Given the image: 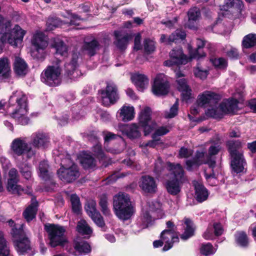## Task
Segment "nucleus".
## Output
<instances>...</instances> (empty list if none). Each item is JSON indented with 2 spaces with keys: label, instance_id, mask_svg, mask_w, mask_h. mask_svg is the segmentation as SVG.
<instances>
[{
  "label": "nucleus",
  "instance_id": "nucleus-1",
  "mask_svg": "<svg viewBox=\"0 0 256 256\" xmlns=\"http://www.w3.org/2000/svg\"><path fill=\"white\" fill-rule=\"evenodd\" d=\"M9 104L12 108L10 114L12 118L22 125L28 124V98L21 90H16L12 92L9 99Z\"/></svg>",
  "mask_w": 256,
  "mask_h": 256
},
{
  "label": "nucleus",
  "instance_id": "nucleus-2",
  "mask_svg": "<svg viewBox=\"0 0 256 256\" xmlns=\"http://www.w3.org/2000/svg\"><path fill=\"white\" fill-rule=\"evenodd\" d=\"M0 29L1 36L0 41L2 43L8 42L14 46H18L22 40L26 31L18 24L12 28V22L8 19L0 15Z\"/></svg>",
  "mask_w": 256,
  "mask_h": 256
},
{
  "label": "nucleus",
  "instance_id": "nucleus-3",
  "mask_svg": "<svg viewBox=\"0 0 256 256\" xmlns=\"http://www.w3.org/2000/svg\"><path fill=\"white\" fill-rule=\"evenodd\" d=\"M54 154L57 156L55 160H60L61 167L58 170L57 174L62 181L71 182L77 179L80 176V172L78 166L71 160L70 156L67 154H58L56 150Z\"/></svg>",
  "mask_w": 256,
  "mask_h": 256
},
{
  "label": "nucleus",
  "instance_id": "nucleus-4",
  "mask_svg": "<svg viewBox=\"0 0 256 256\" xmlns=\"http://www.w3.org/2000/svg\"><path fill=\"white\" fill-rule=\"evenodd\" d=\"M221 149L218 141L212 143L208 150V154L203 152H197L196 154L192 160L186 161V165L188 170H191L194 167L198 166L203 164H208L210 167L214 168L216 164L215 156Z\"/></svg>",
  "mask_w": 256,
  "mask_h": 256
},
{
  "label": "nucleus",
  "instance_id": "nucleus-5",
  "mask_svg": "<svg viewBox=\"0 0 256 256\" xmlns=\"http://www.w3.org/2000/svg\"><path fill=\"white\" fill-rule=\"evenodd\" d=\"M113 208L116 215L124 220L130 219L134 212L128 195L124 192L114 196Z\"/></svg>",
  "mask_w": 256,
  "mask_h": 256
},
{
  "label": "nucleus",
  "instance_id": "nucleus-6",
  "mask_svg": "<svg viewBox=\"0 0 256 256\" xmlns=\"http://www.w3.org/2000/svg\"><path fill=\"white\" fill-rule=\"evenodd\" d=\"M167 166L170 172V177L172 180L167 181L166 188L170 194L176 195L180 192V184L184 180V170L179 164H174L168 162Z\"/></svg>",
  "mask_w": 256,
  "mask_h": 256
},
{
  "label": "nucleus",
  "instance_id": "nucleus-7",
  "mask_svg": "<svg viewBox=\"0 0 256 256\" xmlns=\"http://www.w3.org/2000/svg\"><path fill=\"white\" fill-rule=\"evenodd\" d=\"M164 212L162 209V204L158 202H148L142 208V216L138 220L137 225L141 230L147 228L156 217L160 218L163 217Z\"/></svg>",
  "mask_w": 256,
  "mask_h": 256
},
{
  "label": "nucleus",
  "instance_id": "nucleus-8",
  "mask_svg": "<svg viewBox=\"0 0 256 256\" xmlns=\"http://www.w3.org/2000/svg\"><path fill=\"white\" fill-rule=\"evenodd\" d=\"M48 233V244L54 248L57 246H64L68 240L65 235V228L58 224H48L44 226Z\"/></svg>",
  "mask_w": 256,
  "mask_h": 256
},
{
  "label": "nucleus",
  "instance_id": "nucleus-9",
  "mask_svg": "<svg viewBox=\"0 0 256 256\" xmlns=\"http://www.w3.org/2000/svg\"><path fill=\"white\" fill-rule=\"evenodd\" d=\"M216 108L209 109L206 114L214 118H221L226 114H233L238 110V101L234 98L224 100Z\"/></svg>",
  "mask_w": 256,
  "mask_h": 256
},
{
  "label": "nucleus",
  "instance_id": "nucleus-10",
  "mask_svg": "<svg viewBox=\"0 0 256 256\" xmlns=\"http://www.w3.org/2000/svg\"><path fill=\"white\" fill-rule=\"evenodd\" d=\"M60 62L48 66L41 74L43 82L51 86L60 85L62 82V68Z\"/></svg>",
  "mask_w": 256,
  "mask_h": 256
},
{
  "label": "nucleus",
  "instance_id": "nucleus-11",
  "mask_svg": "<svg viewBox=\"0 0 256 256\" xmlns=\"http://www.w3.org/2000/svg\"><path fill=\"white\" fill-rule=\"evenodd\" d=\"M190 58L187 57L183 54L182 50L180 48L173 49L170 52V59L164 62V64L167 66H172L174 65L185 64L192 59H199L200 57L197 52H193L188 46Z\"/></svg>",
  "mask_w": 256,
  "mask_h": 256
},
{
  "label": "nucleus",
  "instance_id": "nucleus-12",
  "mask_svg": "<svg viewBox=\"0 0 256 256\" xmlns=\"http://www.w3.org/2000/svg\"><path fill=\"white\" fill-rule=\"evenodd\" d=\"M23 224L12 229V234L14 238V244L18 253L20 255L24 254L30 250V242L24 235Z\"/></svg>",
  "mask_w": 256,
  "mask_h": 256
},
{
  "label": "nucleus",
  "instance_id": "nucleus-13",
  "mask_svg": "<svg viewBox=\"0 0 256 256\" xmlns=\"http://www.w3.org/2000/svg\"><path fill=\"white\" fill-rule=\"evenodd\" d=\"M12 152L17 156H20L26 154L28 158L34 155V152L29 146L26 138H18L14 139L10 144Z\"/></svg>",
  "mask_w": 256,
  "mask_h": 256
},
{
  "label": "nucleus",
  "instance_id": "nucleus-14",
  "mask_svg": "<svg viewBox=\"0 0 256 256\" xmlns=\"http://www.w3.org/2000/svg\"><path fill=\"white\" fill-rule=\"evenodd\" d=\"M99 93L102 102L105 106L114 104L118 99L116 86L112 84H108L106 88L100 90Z\"/></svg>",
  "mask_w": 256,
  "mask_h": 256
},
{
  "label": "nucleus",
  "instance_id": "nucleus-15",
  "mask_svg": "<svg viewBox=\"0 0 256 256\" xmlns=\"http://www.w3.org/2000/svg\"><path fill=\"white\" fill-rule=\"evenodd\" d=\"M220 100L219 95L210 91H206L200 95L198 100V104L199 106L208 107L207 111L212 108L216 109L218 107V101Z\"/></svg>",
  "mask_w": 256,
  "mask_h": 256
},
{
  "label": "nucleus",
  "instance_id": "nucleus-16",
  "mask_svg": "<svg viewBox=\"0 0 256 256\" xmlns=\"http://www.w3.org/2000/svg\"><path fill=\"white\" fill-rule=\"evenodd\" d=\"M151 110L148 107H145L138 115V124L143 128L144 136L150 134L155 128L156 124L151 123Z\"/></svg>",
  "mask_w": 256,
  "mask_h": 256
},
{
  "label": "nucleus",
  "instance_id": "nucleus-17",
  "mask_svg": "<svg viewBox=\"0 0 256 256\" xmlns=\"http://www.w3.org/2000/svg\"><path fill=\"white\" fill-rule=\"evenodd\" d=\"M142 126L137 123L120 124L118 129L128 138L132 140H138L142 136Z\"/></svg>",
  "mask_w": 256,
  "mask_h": 256
},
{
  "label": "nucleus",
  "instance_id": "nucleus-18",
  "mask_svg": "<svg viewBox=\"0 0 256 256\" xmlns=\"http://www.w3.org/2000/svg\"><path fill=\"white\" fill-rule=\"evenodd\" d=\"M174 72L176 78L177 88L181 92L182 100L188 102L191 98V89L188 85L186 80L184 78V74L178 70H176Z\"/></svg>",
  "mask_w": 256,
  "mask_h": 256
},
{
  "label": "nucleus",
  "instance_id": "nucleus-19",
  "mask_svg": "<svg viewBox=\"0 0 256 256\" xmlns=\"http://www.w3.org/2000/svg\"><path fill=\"white\" fill-rule=\"evenodd\" d=\"M169 84L166 76L162 74H158L154 80L152 87L154 94L156 96L165 95L168 92Z\"/></svg>",
  "mask_w": 256,
  "mask_h": 256
},
{
  "label": "nucleus",
  "instance_id": "nucleus-20",
  "mask_svg": "<svg viewBox=\"0 0 256 256\" xmlns=\"http://www.w3.org/2000/svg\"><path fill=\"white\" fill-rule=\"evenodd\" d=\"M96 202L91 200L88 201L85 205V210L94 222L99 227H103L105 224L103 218L96 209Z\"/></svg>",
  "mask_w": 256,
  "mask_h": 256
},
{
  "label": "nucleus",
  "instance_id": "nucleus-21",
  "mask_svg": "<svg viewBox=\"0 0 256 256\" xmlns=\"http://www.w3.org/2000/svg\"><path fill=\"white\" fill-rule=\"evenodd\" d=\"M31 43L36 52L43 53L48 46V40L43 32L36 31L32 36Z\"/></svg>",
  "mask_w": 256,
  "mask_h": 256
},
{
  "label": "nucleus",
  "instance_id": "nucleus-22",
  "mask_svg": "<svg viewBox=\"0 0 256 256\" xmlns=\"http://www.w3.org/2000/svg\"><path fill=\"white\" fill-rule=\"evenodd\" d=\"M160 238L162 240L164 246L162 250L165 252L170 249L174 242L179 240L178 234L175 232L171 230H164L161 233Z\"/></svg>",
  "mask_w": 256,
  "mask_h": 256
},
{
  "label": "nucleus",
  "instance_id": "nucleus-23",
  "mask_svg": "<svg viewBox=\"0 0 256 256\" xmlns=\"http://www.w3.org/2000/svg\"><path fill=\"white\" fill-rule=\"evenodd\" d=\"M78 59V54L74 53L72 55L70 62L65 65L66 74L72 79L76 78L81 74V72L77 69Z\"/></svg>",
  "mask_w": 256,
  "mask_h": 256
},
{
  "label": "nucleus",
  "instance_id": "nucleus-24",
  "mask_svg": "<svg viewBox=\"0 0 256 256\" xmlns=\"http://www.w3.org/2000/svg\"><path fill=\"white\" fill-rule=\"evenodd\" d=\"M139 186L146 193H154L157 189V184L154 178L148 176L142 177Z\"/></svg>",
  "mask_w": 256,
  "mask_h": 256
},
{
  "label": "nucleus",
  "instance_id": "nucleus-25",
  "mask_svg": "<svg viewBox=\"0 0 256 256\" xmlns=\"http://www.w3.org/2000/svg\"><path fill=\"white\" fill-rule=\"evenodd\" d=\"M224 232L222 226L220 223H214L208 226L206 230L203 234V238L206 240H212L215 236H220Z\"/></svg>",
  "mask_w": 256,
  "mask_h": 256
},
{
  "label": "nucleus",
  "instance_id": "nucleus-26",
  "mask_svg": "<svg viewBox=\"0 0 256 256\" xmlns=\"http://www.w3.org/2000/svg\"><path fill=\"white\" fill-rule=\"evenodd\" d=\"M246 162L242 154L231 156V167L234 172L239 174L244 172Z\"/></svg>",
  "mask_w": 256,
  "mask_h": 256
},
{
  "label": "nucleus",
  "instance_id": "nucleus-27",
  "mask_svg": "<svg viewBox=\"0 0 256 256\" xmlns=\"http://www.w3.org/2000/svg\"><path fill=\"white\" fill-rule=\"evenodd\" d=\"M243 8V3L242 0H225L224 4L220 6V14L226 15V12L230 9H234L240 12Z\"/></svg>",
  "mask_w": 256,
  "mask_h": 256
},
{
  "label": "nucleus",
  "instance_id": "nucleus-28",
  "mask_svg": "<svg viewBox=\"0 0 256 256\" xmlns=\"http://www.w3.org/2000/svg\"><path fill=\"white\" fill-rule=\"evenodd\" d=\"M131 80L132 83L140 91H143L146 88L149 82V80L146 75L139 73L132 74Z\"/></svg>",
  "mask_w": 256,
  "mask_h": 256
},
{
  "label": "nucleus",
  "instance_id": "nucleus-29",
  "mask_svg": "<svg viewBox=\"0 0 256 256\" xmlns=\"http://www.w3.org/2000/svg\"><path fill=\"white\" fill-rule=\"evenodd\" d=\"M32 138V144L37 148H45L50 142L48 135L42 132L34 134Z\"/></svg>",
  "mask_w": 256,
  "mask_h": 256
},
{
  "label": "nucleus",
  "instance_id": "nucleus-30",
  "mask_svg": "<svg viewBox=\"0 0 256 256\" xmlns=\"http://www.w3.org/2000/svg\"><path fill=\"white\" fill-rule=\"evenodd\" d=\"M117 114L124 122L132 120L134 118V108L132 106L124 105L118 110Z\"/></svg>",
  "mask_w": 256,
  "mask_h": 256
},
{
  "label": "nucleus",
  "instance_id": "nucleus-31",
  "mask_svg": "<svg viewBox=\"0 0 256 256\" xmlns=\"http://www.w3.org/2000/svg\"><path fill=\"white\" fill-rule=\"evenodd\" d=\"M188 16V26L190 28H195L194 24L201 18L200 10L196 7H194L189 10L187 13Z\"/></svg>",
  "mask_w": 256,
  "mask_h": 256
},
{
  "label": "nucleus",
  "instance_id": "nucleus-32",
  "mask_svg": "<svg viewBox=\"0 0 256 256\" xmlns=\"http://www.w3.org/2000/svg\"><path fill=\"white\" fill-rule=\"evenodd\" d=\"M80 161L84 168H92L96 166V161L90 153L82 152L80 154Z\"/></svg>",
  "mask_w": 256,
  "mask_h": 256
},
{
  "label": "nucleus",
  "instance_id": "nucleus-33",
  "mask_svg": "<svg viewBox=\"0 0 256 256\" xmlns=\"http://www.w3.org/2000/svg\"><path fill=\"white\" fill-rule=\"evenodd\" d=\"M194 185L195 188V196L199 202L206 200L208 196V192L204 186L200 183L194 181Z\"/></svg>",
  "mask_w": 256,
  "mask_h": 256
},
{
  "label": "nucleus",
  "instance_id": "nucleus-34",
  "mask_svg": "<svg viewBox=\"0 0 256 256\" xmlns=\"http://www.w3.org/2000/svg\"><path fill=\"white\" fill-rule=\"evenodd\" d=\"M186 36V34L184 31L180 30H177L170 36L168 38H166L165 34H162L160 40L161 42L170 44L172 42H176L178 40H184Z\"/></svg>",
  "mask_w": 256,
  "mask_h": 256
},
{
  "label": "nucleus",
  "instance_id": "nucleus-35",
  "mask_svg": "<svg viewBox=\"0 0 256 256\" xmlns=\"http://www.w3.org/2000/svg\"><path fill=\"white\" fill-rule=\"evenodd\" d=\"M52 47L56 50V53L63 56H66L68 54V46L61 40L58 38L52 39Z\"/></svg>",
  "mask_w": 256,
  "mask_h": 256
},
{
  "label": "nucleus",
  "instance_id": "nucleus-36",
  "mask_svg": "<svg viewBox=\"0 0 256 256\" xmlns=\"http://www.w3.org/2000/svg\"><path fill=\"white\" fill-rule=\"evenodd\" d=\"M114 36L116 38L115 44L121 50L126 48L129 40L132 38L130 35L128 34L122 35L119 31L114 32Z\"/></svg>",
  "mask_w": 256,
  "mask_h": 256
},
{
  "label": "nucleus",
  "instance_id": "nucleus-37",
  "mask_svg": "<svg viewBox=\"0 0 256 256\" xmlns=\"http://www.w3.org/2000/svg\"><path fill=\"white\" fill-rule=\"evenodd\" d=\"M32 204L26 208L23 212V216L27 222H30L35 216L38 210V202L35 199L32 200Z\"/></svg>",
  "mask_w": 256,
  "mask_h": 256
},
{
  "label": "nucleus",
  "instance_id": "nucleus-38",
  "mask_svg": "<svg viewBox=\"0 0 256 256\" xmlns=\"http://www.w3.org/2000/svg\"><path fill=\"white\" fill-rule=\"evenodd\" d=\"M14 70L20 76H24L28 72V66L26 62L19 57H16L14 62Z\"/></svg>",
  "mask_w": 256,
  "mask_h": 256
},
{
  "label": "nucleus",
  "instance_id": "nucleus-39",
  "mask_svg": "<svg viewBox=\"0 0 256 256\" xmlns=\"http://www.w3.org/2000/svg\"><path fill=\"white\" fill-rule=\"evenodd\" d=\"M184 224L186 226L184 232L181 235V238L186 240L194 234V224L188 218L184 219Z\"/></svg>",
  "mask_w": 256,
  "mask_h": 256
},
{
  "label": "nucleus",
  "instance_id": "nucleus-40",
  "mask_svg": "<svg viewBox=\"0 0 256 256\" xmlns=\"http://www.w3.org/2000/svg\"><path fill=\"white\" fill-rule=\"evenodd\" d=\"M74 246L76 252L72 254L76 256L88 253L90 251V246L87 242L84 241L76 242Z\"/></svg>",
  "mask_w": 256,
  "mask_h": 256
},
{
  "label": "nucleus",
  "instance_id": "nucleus-41",
  "mask_svg": "<svg viewBox=\"0 0 256 256\" xmlns=\"http://www.w3.org/2000/svg\"><path fill=\"white\" fill-rule=\"evenodd\" d=\"M83 48L88 55L92 56L96 54V50L99 48V44L96 40L94 39L90 42H86Z\"/></svg>",
  "mask_w": 256,
  "mask_h": 256
},
{
  "label": "nucleus",
  "instance_id": "nucleus-42",
  "mask_svg": "<svg viewBox=\"0 0 256 256\" xmlns=\"http://www.w3.org/2000/svg\"><path fill=\"white\" fill-rule=\"evenodd\" d=\"M0 256H10L8 244L2 231H0Z\"/></svg>",
  "mask_w": 256,
  "mask_h": 256
},
{
  "label": "nucleus",
  "instance_id": "nucleus-43",
  "mask_svg": "<svg viewBox=\"0 0 256 256\" xmlns=\"http://www.w3.org/2000/svg\"><path fill=\"white\" fill-rule=\"evenodd\" d=\"M76 228L78 232L83 235L88 236L92 232V228L84 220H81L78 222Z\"/></svg>",
  "mask_w": 256,
  "mask_h": 256
},
{
  "label": "nucleus",
  "instance_id": "nucleus-44",
  "mask_svg": "<svg viewBox=\"0 0 256 256\" xmlns=\"http://www.w3.org/2000/svg\"><path fill=\"white\" fill-rule=\"evenodd\" d=\"M235 240L238 245L246 247L248 244V240L246 234L242 232H237L235 234Z\"/></svg>",
  "mask_w": 256,
  "mask_h": 256
},
{
  "label": "nucleus",
  "instance_id": "nucleus-45",
  "mask_svg": "<svg viewBox=\"0 0 256 256\" xmlns=\"http://www.w3.org/2000/svg\"><path fill=\"white\" fill-rule=\"evenodd\" d=\"M227 146L228 148V150L230 152V156H234L242 154L241 152L238 150L242 146V143L239 140H231L227 142Z\"/></svg>",
  "mask_w": 256,
  "mask_h": 256
},
{
  "label": "nucleus",
  "instance_id": "nucleus-46",
  "mask_svg": "<svg viewBox=\"0 0 256 256\" xmlns=\"http://www.w3.org/2000/svg\"><path fill=\"white\" fill-rule=\"evenodd\" d=\"M256 45V34H250L243 38L242 46L245 48H250Z\"/></svg>",
  "mask_w": 256,
  "mask_h": 256
},
{
  "label": "nucleus",
  "instance_id": "nucleus-47",
  "mask_svg": "<svg viewBox=\"0 0 256 256\" xmlns=\"http://www.w3.org/2000/svg\"><path fill=\"white\" fill-rule=\"evenodd\" d=\"M19 180H8L6 188L8 191L12 194H20L24 191L23 188L17 184Z\"/></svg>",
  "mask_w": 256,
  "mask_h": 256
},
{
  "label": "nucleus",
  "instance_id": "nucleus-48",
  "mask_svg": "<svg viewBox=\"0 0 256 256\" xmlns=\"http://www.w3.org/2000/svg\"><path fill=\"white\" fill-rule=\"evenodd\" d=\"M99 205L103 214L106 216H112L110 210L108 207V198L106 195H102L100 197Z\"/></svg>",
  "mask_w": 256,
  "mask_h": 256
},
{
  "label": "nucleus",
  "instance_id": "nucleus-49",
  "mask_svg": "<svg viewBox=\"0 0 256 256\" xmlns=\"http://www.w3.org/2000/svg\"><path fill=\"white\" fill-rule=\"evenodd\" d=\"M10 70V62L6 58H0V75L7 76Z\"/></svg>",
  "mask_w": 256,
  "mask_h": 256
},
{
  "label": "nucleus",
  "instance_id": "nucleus-50",
  "mask_svg": "<svg viewBox=\"0 0 256 256\" xmlns=\"http://www.w3.org/2000/svg\"><path fill=\"white\" fill-rule=\"evenodd\" d=\"M48 166L47 162L43 161L40 163L38 166L39 176L44 180H47L50 178L48 171Z\"/></svg>",
  "mask_w": 256,
  "mask_h": 256
},
{
  "label": "nucleus",
  "instance_id": "nucleus-51",
  "mask_svg": "<svg viewBox=\"0 0 256 256\" xmlns=\"http://www.w3.org/2000/svg\"><path fill=\"white\" fill-rule=\"evenodd\" d=\"M216 250L210 243L202 244L200 248V253L205 256L212 254L216 252Z\"/></svg>",
  "mask_w": 256,
  "mask_h": 256
},
{
  "label": "nucleus",
  "instance_id": "nucleus-52",
  "mask_svg": "<svg viewBox=\"0 0 256 256\" xmlns=\"http://www.w3.org/2000/svg\"><path fill=\"white\" fill-rule=\"evenodd\" d=\"M194 73L196 77L201 80L206 78L208 74V70L204 69L198 66L194 70Z\"/></svg>",
  "mask_w": 256,
  "mask_h": 256
},
{
  "label": "nucleus",
  "instance_id": "nucleus-53",
  "mask_svg": "<svg viewBox=\"0 0 256 256\" xmlns=\"http://www.w3.org/2000/svg\"><path fill=\"white\" fill-rule=\"evenodd\" d=\"M62 22L56 18H50L46 22L47 30H52L62 24Z\"/></svg>",
  "mask_w": 256,
  "mask_h": 256
},
{
  "label": "nucleus",
  "instance_id": "nucleus-54",
  "mask_svg": "<svg viewBox=\"0 0 256 256\" xmlns=\"http://www.w3.org/2000/svg\"><path fill=\"white\" fill-rule=\"evenodd\" d=\"M70 200L73 211L78 213L81 208L78 197L76 194H72L70 196Z\"/></svg>",
  "mask_w": 256,
  "mask_h": 256
},
{
  "label": "nucleus",
  "instance_id": "nucleus-55",
  "mask_svg": "<svg viewBox=\"0 0 256 256\" xmlns=\"http://www.w3.org/2000/svg\"><path fill=\"white\" fill-rule=\"evenodd\" d=\"M178 101L176 100V102L170 108L169 111H166L164 114V116L166 118H172L176 116L178 114Z\"/></svg>",
  "mask_w": 256,
  "mask_h": 256
},
{
  "label": "nucleus",
  "instance_id": "nucleus-56",
  "mask_svg": "<svg viewBox=\"0 0 256 256\" xmlns=\"http://www.w3.org/2000/svg\"><path fill=\"white\" fill-rule=\"evenodd\" d=\"M212 62L214 66L220 69H223L227 66L226 60L222 58H214L211 59Z\"/></svg>",
  "mask_w": 256,
  "mask_h": 256
},
{
  "label": "nucleus",
  "instance_id": "nucleus-57",
  "mask_svg": "<svg viewBox=\"0 0 256 256\" xmlns=\"http://www.w3.org/2000/svg\"><path fill=\"white\" fill-rule=\"evenodd\" d=\"M144 48L147 54H150L155 50V43L152 40L146 39L144 42Z\"/></svg>",
  "mask_w": 256,
  "mask_h": 256
},
{
  "label": "nucleus",
  "instance_id": "nucleus-58",
  "mask_svg": "<svg viewBox=\"0 0 256 256\" xmlns=\"http://www.w3.org/2000/svg\"><path fill=\"white\" fill-rule=\"evenodd\" d=\"M20 172L26 180H30L32 177L30 168L26 164L19 167Z\"/></svg>",
  "mask_w": 256,
  "mask_h": 256
},
{
  "label": "nucleus",
  "instance_id": "nucleus-59",
  "mask_svg": "<svg viewBox=\"0 0 256 256\" xmlns=\"http://www.w3.org/2000/svg\"><path fill=\"white\" fill-rule=\"evenodd\" d=\"M92 152L100 160H102L104 157V154L102 150L101 146L96 144L93 147Z\"/></svg>",
  "mask_w": 256,
  "mask_h": 256
},
{
  "label": "nucleus",
  "instance_id": "nucleus-60",
  "mask_svg": "<svg viewBox=\"0 0 256 256\" xmlns=\"http://www.w3.org/2000/svg\"><path fill=\"white\" fill-rule=\"evenodd\" d=\"M196 44L197 48H198L197 50H192V48H191V46H190V48H191V50H193V52H194V51L197 52L199 54V56H200V58L204 56V54L203 52H199L198 50H200L201 48H202L205 45V42H204V40H202L201 38H197L196 40Z\"/></svg>",
  "mask_w": 256,
  "mask_h": 256
},
{
  "label": "nucleus",
  "instance_id": "nucleus-61",
  "mask_svg": "<svg viewBox=\"0 0 256 256\" xmlns=\"http://www.w3.org/2000/svg\"><path fill=\"white\" fill-rule=\"evenodd\" d=\"M68 18L70 21H66V22L70 23V24L78 25L79 22L82 20L77 15L72 14L71 13H68Z\"/></svg>",
  "mask_w": 256,
  "mask_h": 256
},
{
  "label": "nucleus",
  "instance_id": "nucleus-62",
  "mask_svg": "<svg viewBox=\"0 0 256 256\" xmlns=\"http://www.w3.org/2000/svg\"><path fill=\"white\" fill-rule=\"evenodd\" d=\"M169 132V129L166 126H161L158 128L152 134V138H156L158 136L166 134Z\"/></svg>",
  "mask_w": 256,
  "mask_h": 256
},
{
  "label": "nucleus",
  "instance_id": "nucleus-63",
  "mask_svg": "<svg viewBox=\"0 0 256 256\" xmlns=\"http://www.w3.org/2000/svg\"><path fill=\"white\" fill-rule=\"evenodd\" d=\"M192 154V150L182 147L179 151L178 156L180 158H186L190 156Z\"/></svg>",
  "mask_w": 256,
  "mask_h": 256
},
{
  "label": "nucleus",
  "instance_id": "nucleus-64",
  "mask_svg": "<svg viewBox=\"0 0 256 256\" xmlns=\"http://www.w3.org/2000/svg\"><path fill=\"white\" fill-rule=\"evenodd\" d=\"M8 180H19V176L17 170L12 168H11L8 172Z\"/></svg>",
  "mask_w": 256,
  "mask_h": 256
}]
</instances>
